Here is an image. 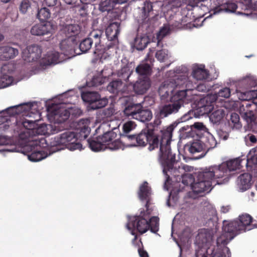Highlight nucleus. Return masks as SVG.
Segmentation results:
<instances>
[{"label":"nucleus","instance_id":"obj_39","mask_svg":"<svg viewBox=\"0 0 257 257\" xmlns=\"http://www.w3.org/2000/svg\"><path fill=\"white\" fill-rule=\"evenodd\" d=\"M128 0H106L100 5V10L102 12H109L116 4L126 3Z\"/></svg>","mask_w":257,"mask_h":257},{"label":"nucleus","instance_id":"obj_18","mask_svg":"<svg viewBox=\"0 0 257 257\" xmlns=\"http://www.w3.org/2000/svg\"><path fill=\"white\" fill-rule=\"evenodd\" d=\"M77 43V41L67 38L62 40L60 43V48L62 53L68 57H72L75 54H80V52H77V49L76 48Z\"/></svg>","mask_w":257,"mask_h":257},{"label":"nucleus","instance_id":"obj_9","mask_svg":"<svg viewBox=\"0 0 257 257\" xmlns=\"http://www.w3.org/2000/svg\"><path fill=\"white\" fill-rule=\"evenodd\" d=\"M124 115L142 122L150 121L153 117L151 110L144 108L141 103H130L123 110Z\"/></svg>","mask_w":257,"mask_h":257},{"label":"nucleus","instance_id":"obj_23","mask_svg":"<svg viewBox=\"0 0 257 257\" xmlns=\"http://www.w3.org/2000/svg\"><path fill=\"white\" fill-rule=\"evenodd\" d=\"M151 188L148 186V183L147 182H144L140 187L138 195L141 200L146 201L145 205L146 209H152L150 207L151 205Z\"/></svg>","mask_w":257,"mask_h":257},{"label":"nucleus","instance_id":"obj_7","mask_svg":"<svg viewBox=\"0 0 257 257\" xmlns=\"http://www.w3.org/2000/svg\"><path fill=\"white\" fill-rule=\"evenodd\" d=\"M153 209H146L141 211L139 215L131 218L126 227L128 230H137L141 234L145 233L149 229V219L153 211Z\"/></svg>","mask_w":257,"mask_h":257},{"label":"nucleus","instance_id":"obj_29","mask_svg":"<svg viewBox=\"0 0 257 257\" xmlns=\"http://www.w3.org/2000/svg\"><path fill=\"white\" fill-rule=\"evenodd\" d=\"M201 142L203 143L206 152L216 146L217 142L214 137L210 134L204 132L200 136Z\"/></svg>","mask_w":257,"mask_h":257},{"label":"nucleus","instance_id":"obj_46","mask_svg":"<svg viewBox=\"0 0 257 257\" xmlns=\"http://www.w3.org/2000/svg\"><path fill=\"white\" fill-rule=\"evenodd\" d=\"M51 13L46 8H43L38 11L37 17L41 21H47L50 18Z\"/></svg>","mask_w":257,"mask_h":257},{"label":"nucleus","instance_id":"obj_2","mask_svg":"<svg viewBox=\"0 0 257 257\" xmlns=\"http://www.w3.org/2000/svg\"><path fill=\"white\" fill-rule=\"evenodd\" d=\"M174 130V126L172 124L157 132L151 124L138 134V137H130V138L136 140V146L144 147L148 145L150 151L154 150L160 147L159 156L161 161L172 152L170 144Z\"/></svg>","mask_w":257,"mask_h":257},{"label":"nucleus","instance_id":"obj_12","mask_svg":"<svg viewBox=\"0 0 257 257\" xmlns=\"http://www.w3.org/2000/svg\"><path fill=\"white\" fill-rule=\"evenodd\" d=\"M118 130L116 128H114L111 131L107 132L102 136H100V140L105 144L107 148L111 150H115L120 149L122 147V144L117 138V133Z\"/></svg>","mask_w":257,"mask_h":257},{"label":"nucleus","instance_id":"obj_63","mask_svg":"<svg viewBox=\"0 0 257 257\" xmlns=\"http://www.w3.org/2000/svg\"><path fill=\"white\" fill-rule=\"evenodd\" d=\"M160 119L161 118L159 117L158 115V118H156L155 120H154L153 123H150L148 124L146 128H148L150 125L152 124L154 127L155 129L157 131V132H159V131L158 130V126L161 123Z\"/></svg>","mask_w":257,"mask_h":257},{"label":"nucleus","instance_id":"obj_36","mask_svg":"<svg viewBox=\"0 0 257 257\" xmlns=\"http://www.w3.org/2000/svg\"><path fill=\"white\" fill-rule=\"evenodd\" d=\"M131 65L132 63H127L118 71L117 76L120 80L125 81L128 80L129 77L133 72Z\"/></svg>","mask_w":257,"mask_h":257},{"label":"nucleus","instance_id":"obj_1","mask_svg":"<svg viewBox=\"0 0 257 257\" xmlns=\"http://www.w3.org/2000/svg\"><path fill=\"white\" fill-rule=\"evenodd\" d=\"M252 222V218L248 214H242L230 222L224 221L222 233L216 239V250L214 247L201 248L196 250V257H207V255L210 257H230L231 252L226 245L238 234L251 229Z\"/></svg>","mask_w":257,"mask_h":257},{"label":"nucleus","instance_id":"obj_57","mask_svg":"<svg viewBox=\"0 0 257 257\" xmlns=\"http://www.w3.org/2000/svg\"><path fill=\"white\" fill-rule=\"evenodd\" d=\"M30 7V3L28 0H24L22 2L20 7V11L22 13H25L27 11L28 8Z\"/></svg>","mask_w":257,"mask_h":257},{"label":"nucleus","instance_id":"obj_13","mask_svg":"<svg viewBox=\"0 0 257 257\" xmlns=\"http://www.w3.org/2000/svg\"><path fill=\"white\" fill-rule=\"evenodd\" d=\"M74 132L67 131L57 136L50 143L53 152L58 151L66 148L72 138H74Z\"/></svg>","mask_w":257,"mask_h":257},{"label":"nucleus","instance_id":"obj_53","mask_svg":"<svg viewBox=\"0 0 257 257\" xmlns=\"http://www.w3.org/2000/svg\"><path fill=\"white\" fill-rule=\"evenodd\" d=\"M113 74V72L112 69L109 67H105L101 71L100 73L99 74L101 77H103L104 79L105 80L106 78L112 76Z\"/></svg>","mask_w":257,"mask_h":257},{"label":"nucleus","instance_id":"obj_44","mask_svg":"<svg viewBox=\"0 0 257 257\" xmlns=\"http://www.w3.org/2000/svg\"><path fill=\"white\" fill-rule=\"evenodd\" d=\"M149 229L153 233H156L159 229V218L156 216L149 218Z\"/></svg>","mask_w":257,"mask_h":257},{"label":"nucleus","instance_id":"obj_54","mask_svg":"<svg viewBox=\"0 0 257 257\" xmlns=\"http://www.w3.org/2000/svg\"><path fill=\"white\" fill-rule=\"evenodd\" d=\"M192 129H195L194 132L195 134L198 136L199 137L201 135V132L202 131H204L205 127L203 125V123L201 122H195L192 125Z\"/></svg>","mask_w":257,"mask_h":257},{"label":"nucleus","instance_id":"obj_15","mask_svg":"<svg viewBox=\"0 0 257 257\" xmlns=\"http://www.w3.org/2000/svg\"><path fill=\"white\" fill-rule=\"evenodd\" d=\"M42 49L38 45L29 46L23 50L22 57L26 62H33L38 60L41 57Z\"/></svg>","mask_w":257,"mask_h":257},{"label":"nucleus","instance_id":"obj_64","mask_svg":"<svg viewBox=\"0 0 257 257\" xmlns=\"http://www.w3.org/2000/svg\"><path fill=\"white\" fill-rule=\"evenodd\" d=\"M241 84H245L246 87L250 86L252 85L251 78L250 77H246L241 80L240 81Z\"/></svg>","mask_w":257,"mask_h":257},{"label":"nucleus","instance_id":"obj_20","mask_svg":"<svg viewBox=\"0 0 257 257\" xmlns=\"http://www.w3.org/2000/svg\"><path fill=\"white\" fill-rule=\"evenodd\" d=\"M136 124L132 121H128L124 123L122 127L123 133L121 134L119 133L118 136H120L122 140H127L130 142V145L131 146H136L137 142L131 139L130 137H134L135 138L138 137V135H131L130 134L131 132L136 127Z\"/></svg>","mask_w":257,"mask_h":257},{"label":"nucleus","instance_id":"obj_56","mask_svg":"<svg viewBox=\"0 0 257 257\" xmlns=\"http://www.w3.org/2000/svg\"><path fill=\"white\" fill-rule=\"evenodd\" d=\"M131 231V233L132 235H134V238L132 240V244L138 247H141V246H143V243L141 241V239H140L139 241L137 240L138 239V235L136 234L135 231H134V229L130 230Z\"/></svg>","mask_w":257,"mask_h":257},{"label":"nucleus","instance_id":"obj_40","mask_svg":"<svg viewBox=\"0 0 257 257\" xmlns=\"http://www.w3.org/2000/svg\"><path fill=\"white\" fill-rule=\"evenodd\" d=\"M225 115V111L222 109L214 110L209 116L210 120L214 124H219Z\"/></svg>","mask_w":257,"mask_h":257},{"label":"nucleus","instance_id":"obj_34","mask_svg":"<svg viewBox=\"0 0 257 257\" xmlns=\"http://www.w3.org/2000/svg\"><path fill=\"white\" fill-rule=\"evenodd\" d=\"M99 138L100 136H98L95 140L88 139L87 140L89 147L92 151L99 152L107 149L106 145L103 144V142L100 141Z\"/></svg>","mask_w":257,"mask_h":257},{"label":"nucleus","instance_id":"obj_32","mask_svg":"<svg viewBox=\"0 0 257 257\" xmlns=\"http://www.w3.org/2000/svg\"><path fill=\"white\" fill-rule=\"evenodd\" d=\"M213 234L207 229L201 230L197 236V239L203 245L208 246L213 239Z\"/></svg>","mask_w":257,"mask_h":257},{"label":"nucleus","instance_id":"obj_28","mask_svg":"<svg viewBox=\"0 0 257 257\" xmlns=\"http://www.w3.org/2000/svg\"><path fill=\"white\" fill-rule=\"evenodd\" d=\"M53 114L55 122L58 123H61L69 118L70 113L67 109L64 108H59L58 106H56Z\"/></svg>","mask_w":257,"mask_h":257},{"label":"nucleus","instance_id":"obj_27","mask_svg":"<svg viewBox=\"0 0 257 257\" xmlns=\"http://www.w3.org/2000/svg\"><path fill=\"white\" fill-rule=\"evenodd\" d=\"M215 101L214 96H207L201 99L199 103V107L202 114L210 113L213 109L212 103Z\"/></svg>","mask_w":257,"mask_h":257},{"label":"nucleus","instance_id":"obj_50","mask_svg":"<svg viewBox=\"0 0 257 257\" xmlns=\"http://www.w3.org/2000/svg\"><path fill=\"white\" fill-rule=\"evenodd\" d=\"M222 12H234L237 9V6L234 3L229 1H225V4L222 6Z\"/></svg>","mask_w":257,"mask_h":257},{"label":"nucleus","instance_id":"obj_11","mask_svg":"<svg viewBox=\"0 0 257 257\" xmlns=\"http://www.w3.org/2000/svg\"><path fill=\"white\" fill-rule=\"evenodd\" d=\"M82 100L89 103L92 109H97L104 107L108 102L106 98H101L99 93L95 91H84L81 93Z\"/></svg>","mask_w":257,"mask_h":257},{"label":"nucleus","instance_id":"obj_22","mask_svg":"<svg viewBox=\"0 0 257 257\" xmlns=\"http://www.w3.org/2000/svg\"><path fill=\"white\" fill-rule=\"evenodd\" d=\"M53 31V26L46 22L44 24H39L33 26L31 29V33L35 36H44L51 34Z\"/></svg>","mask_w":257,"mask_h":257},{"label":"nucleus","instance_id":"obj_16","mask_svg":"<svg viewBox=\"0 0 257 257\" xmlns=\"http://www.w3.org/2000/svg\"><path fill=\"white\" fill-rule=\"evenodd\" d=\"M174 79L176 88L179 87V88L182 89L177 91V92L183 91L185 92L186 95L184 97L185 101L187 96V91H192L196 89V83L193 82L185 74L180 75L177 76V78Z\"/></svg>","mask_w":257,"mask_h":257},{"label":"nucleus","instance_id":"obj_14","mask_svg":"<svg viewBox=\"0 0 257 257\" xmlns=\"http://www.w3.org/2000/svg\"><path fill=\"white\" fill-rule=\"evenodd\" d=\"M31 146H36V149L28 155V158L29 160L32 162H38L47 157V155L44 151L38 149V147L45 148L48 146L47 141L45 138H41L39 139H35Z\"/></svg>","mask_w":257,"mask_h":257},{"label":"nucleus","instance_id":"obj_26","mask_svg":"<svg viewBox=\"0 0 257 257\" xmlns=\"http://www.w3.org/2000/svg\"><path fill=\"white\" fill-rule=\"evenodd\" d=\"M151 86V81L149 77H144L137 80L133 84L135 92L138 94H143L146 92Z\"/></svg>","mask_w":257,"mask_h":257},{"label":"nucleus","instance_id":"obj_43","mask_svg":"<svg viewBox=\"0 0 257 257\" xmlns=\"http://www.w3.org/2000/svg\"><path fill=\"white\" fill-rule=\"evenodd\" d=\"M151 66L148 63L139 65L136 68V72L140 75L147 76L151 73Z\"/></svg>","mask_w":257,"mask_h":257},{"label":"nucleus","instance_id":"obj_42","mask_svg":"<svg viewBox=\"0 0 257 257\" xmlns=\"http://www.w3.org/2000/svg\"><path fill=\"white\" fill-rule=\"evenodd\" d=\"M228 123L229 126L233 129L239 130L242 127L241 123L240 121L239 116L236 113H232L231 114Z\"/></svg>","mask_w":257,"mask_h":257},{"label":"nucleus","instance_id":"obj_61","mask_svg":"<svg viewBox=\"0 0 257 257\" xmlns=\"http://www.w3.org/2000/svg\"><path fill=\"white\" fill-rule=\"evenodd\" d=\"M170 28L172 30L174 29H180L183 27L182 23L175 21L169 24Z\"/></svg>","mask_w":257,"mask_h":257},{"label":"nucleus","instance_id":"obj_6","mask_svg":"<svg viewBox=\"0 0 257 257\" xmlns=\"http://www.w3.org/2000/svg\"><path fill=\"white\" fill-rule=\"evenodd\" d=\"M160 162L163 167V173L166 176L167 181L171 179L170 176L176 178V181H178V179L182 178L184 175L185 173L182 171V168L176 160V154L173 152L170 153Z\"/></svg>","mask_w":257,"mask_h":257},{"label":"nucleus","instance_id":"obj_5","mask_svg":"<svg viewBox=\"0 0 257 257\" xmlns=\"http://www.w3.org/2000/svg\"><path fill=\"white\" fill-rule=\"evenodd\" d=\"M103 33V31L101 30H93L88 35V37L83 39L79 44V50L85 53L89 50L94 43L95 50L94 54L99 56L104 52L105 48L101 44V38Z\"/></svg>","mask_w":257,"mask_h":257},{"label":"nucleus","instance_id":"obj_30","mask_svg":"<svg viewBox=\"0 0 257 257\" xmlns=\"http://www.w3.org/2000/svg\"><path fill=\"white\" fill-rule=\"evenodd\" d=\"M124 86L125 84L122 81L118 79L110 82L107 86V90L114 94H118L119 93L123 94L125 91Z\"/></svg>","mask_w":257,"mask_h":257},{"label":"nucleus","instance_id":"obj_45","mask_svg":"<svg viewBox=\"0 0 257 257\" xmlns=\"http://www.w3.org/2000/svg\"><path fill=\"white\" fill-rule=\"evenodd\" d=\"M59 53L56 51H51L47 53L46 59L48 64H56L60 62Z\"/></svg>","mask_w":257,"mask_h":257},{"label":"nucleus","instance_id":"obj_31","mask_svg":"<svg viewBox=\"0 0 257 257\" xmlns=\"http://www.w3.org/2000/svg\"><path fill=\"white\" fill-rule=\"evenodd\" d=\"M199 139L194 141L189 148V151L191 154H195L196 153H201V154L199 155V158L204 157L207 152L204 148V146L201 142L200 137H199Z\"/></svg>","mask_w":257,"mask_h":257},{"label":"nucleus","instance_id":"obj_52","mask_svg":"<svg viewBox=\"0 0 257 257\" xmlns=\"http://www.w3.org/2000/svg\"><path fill=\"white\" fill-rule=\"evenodd\" d=\"M105 80L99 74L95 75L92 78L90 82L89 85L91 86H97L103 84Z\"/></svg>","mask_w":257,"mask_h":257},{"label":"nucleus","instance_id":"obj_19","mask_svg":"<svg viewBox=\"0 0 257 257\" xmlns=\"http://www.w3.org/2000/svg\"><path fill=\"white\" fill-rule=\"evenodd\" d=\"M37 121V120H29L25 118L22 122L23 126L27 130V133L28 134L30 138L44 134L42 131L43 127L39 126Z\"/></svg>","mask_w":257,"mask_h":257},{"label":"nucleus","instance_id":"obj_24","mask_svg":"<svg viewBox=\"0 0 257 257\" xmlns=\"http://www.w3.org/2000/svg\"><path fill=\"white\" fill-rule=\"evenodd\" d=\"M61 32L67 38L77 41V37L80 32V27L78 25H66L61 30Z\"/></svg>","mask_w":257,"mask_h":257},{"label":"nucleus","instance_id":"obj_3","mask_svg":"<svg viewBox=\"0 0 257 257\" xmlns=\"http://www.w3.org/2000/svg\"><path fill=\"white\" fill-rule=\"evenodd\" d=\"M223 162L219 165H214L206 168L198 173L197 182L194 187L197 192L210 191L216 184L224 183L228 181V170Z\"/></svg>","mask_w":257,"mask_h":257},{"label":"nucleus","instance_id":"obj_60","mask_svg":"<svg viewBox=\"0 0 257 257\" xmlns=\"http://www.w3.org/2000/svg\"><path fill=\"white\" fill-rule=\"evenodd\" d=\"M217 134L220 139L226 140L228 138L229 134L226 131H223L222 129L217 130Z\"/></svg>","mask_w":257,"mask_h":257},{"label":"nucleus","instance_id":"obj_21","mask_svg":"<svg viewBox=\"0 0 257 257\" xmlns=\"http://www.w3.org/2000/svg\"><path fill=\"white\" fill-rule=\"evenodd\" d=\"M176 84L175 83V79H173L172 80L165 81L160 86L158 92L161 96L162 100H166L170 96H173L172 93L174 91Z\"/></svg>","mask_w":257,"mask_h":257},{"label":"nucleus","instance_id":"obj_8","mask_svg":"<svg viewBox=\"0 0 257 257\" xmlns=\"http://www.w3.org/2000/svg\"><path fill=\"white\" fill-rule=\"evenodd\" d=\"M185 95V91L176 92L170 97V102L160 108L159 117L164 118L172 113L177 112L184 105Z\"/></svg>","mask_w":257,"mask_h":257},{"label":"nucleus","instance_id":"obj_17","mask_svg":"<svg viewBox=\"0 0 257 257\" xmlns=\"http://www.w3.org/2000/svg\"><path fill=\"white\" fill-rule=\"evenodd\" d=\"M120 32V23L112 22L109 24L105 29L106 36L110 43L108 45L109 47L112 46L117 45L118 43V35Z\"/></svg>","mask_w":257,"mask_h":257},{"label":"nucleus","instance_id":"obj_10","mask_svg":"<svg viewBox=\"0 0 257 257\" xmlns=\"http://www.w3.org/2000/svg\"><path fill=\"white\" fill-rule=\"evenodd\" d=\"M89 123L88 119H82L79 121V124H82L84 125L81 128L78 133H75L74 138H72L71 142L67 144L66 148L71 151L82 149V145L80 143V141L85 140L88 137L90 131V128L88 126Z\"/></svg>","mask_w":257,"mask_h":257},{"label":"nucleus","instance_id":"obj_62","mask_svg":"<svg viewBox=\"0 0 257 257\" xmlns=\"http://www.w3.org/2000/svg\"><path fill=\"white\" fill-rule=\"evenodd\" d=\"M244 2L248 8L254 11H257V1L252 3V0H244Z\"/></svg>","mask_w":257,"mask_h":257},{"label":"nucleus","instance_id":"obj_48","mask_svg":"<svg viewBox=\"0 0 257 257\" xmlns=\"http://www.w3.org/2000/svg\"><path fill=\"white\" fill-rule=\"evenodd\" d=\"M143 19H146L149 16V13L153 11L152 3L149 1H146L144 3V7L142 9Z\"/></svg>","mask_w":257,"mask_h":257},{"label":"nucleus","instance_id":"obj_38","mask_svg":"<svg viewBox=\"0 0 257 257\" xmlns=\"http://www.w3.org/2000/svg\"><path fill=\"white\" fill-rule=\"evenodd\" d=\"M243 161V160H241L239 158H237L223 162V163L227 166H226V168L228 170V174H229V176L231 175L230 173L232 171L240 169L241 168V163Z\"/></svg>","mask_w":257,"mask_h":257},{"label":"nucleus","instance_id":"obj_58","mask_svg":"<svg viewBox=\"0 0 257 257\" xmlns=\"http://www.w3.org/2000/svg\"><path fill=\"white\" fill-rule=\"evenodd\" d=\"M210 89L209 86H207L204 83H200L198 84H196V89L197 91L200 92H206L208 91Z\"/></svg>","mask_w":257,"mask_h":257},{"label":"nucleus","instance_id":"obj_35","mask_svg":"<svg viewBox=\"0 0 257 257\" xmlns=\"http://www.w3.org/2000/svg\"><path fill=\"white\" fill-rule=\"evenodd\" d=\"M192 74L193 77L197 80H208L209 78V71L205 69L204 65L194 68Z\"/></svg>","mask_w":257,"mask_h":257},{"label":"nucleus","instance_id":"obj_49","mask_svg":"<svg viewBox=\"0 0 257 257\" xmlns=\"http://www.w3.org/2000/svg\"><path fill=\"white\" fill-rule=\"evenodd\" d=\"M245 165L248 169L249 168L252 169L257 165V148L254 151V154L250 158H247Z\"/></svg>","mask_w":257,"mask_h":257},{"label":"nucleus","instance_id":"obj_4","mask_svg":"<svg viewBox=\"0 0 257 257\" xmlns=\"http://www.w3.org/2000/svg\"><path fill=\"white\" fill-rule=\"evenodd\" d=\"M245 100L239 105V111L246 121L248 130L257 132V102Z\"/></svg>","mask_w":257,"mask_h":257},{"label":"nucleus","instance_id":"obj_25","mask_svg":"<svg viewBox=\"0 0 257 257\" xmlns=\"http://www.w3.org/2000/svg\"><path fill=\"white\" fill-rule=\"evenodd\" d=\"M19 54L17 49L6 45L0 47V60L7 61L14 59Z\"/></svg>","mask_w":257,"mask_h":257},{"label":"nucleus","instance_id":"obj_37","mask_svg":"<svg viewBox=\"0 0 257 257\" xmlns=\"http://www.w3.org/2000/svg\"><path fill=\"white\" fill-rule=\"evenodd\" d=\"M150 43L148 36L137 35L134 41V47L138 50H144Z\"/></svg>","mask_w":257,"mask_h":257},{"label":"nucleus","instance_id":"obj_47","mask_svg":"<svg viewBox=\"0 0 257 257\" xmlns=\"http://www.w3.org/2000/svg\"><path fill=\"white\" fill-rule=\"evenodd\" d=\"M13 82V78L8 75H4L0 77V88H5L10 86Z\"/></svg>","mask_w":257,"mask_h":257},{"label":"nucleus","instance_id":"obj_33","mask_svg":"<svg viewBox=\"0 0 257 257\" xmlns=\"http://www.w3.org/2000/svg\"><path fill=\"white\" fill-rule=\"evenodd\" d=\"M198 179V174L196 178H195L193 175L191 174H184L183 176H182V178H179V181L181 180L182 183L185 186H190L191 189L192 191L198 194L199 193H201L202 192H197L194 189V187L197 183Z\"/></svg>","mask_w":257,"mask_h":257},{"label":"nucleus","instance_id":"obj_59","mask_svg":"<svg viewBox=\"0 0 257 257\" xmlns=\"http://www.w3.org/2000/svg\"><path fill=\"white\" fill-rule=\"evenodd\" d=\"M171 4L173 8H179L186 4V0H173Z\"/></svg>","mask_w":257,"mask_h":257},{"label":"nucleus","instance_id":"obj_55","mask_svg":"<svg viewBox=\"0 0 257 257\" xmlns=\"http://www.w3.org/2000/svg\"><path fill=\"white\" fill-rule=\"evenodd\" d=\"M156 57L160 61H164L168 58L167 51L165 50L158 51L156 53Z\"/></svg>","mask_w":257,"mask_h":257},{"label":"nucleus","instance_id":"obj_41","mask_svg":"<svg viewBox=\"0 0 257 257\" xmlns=\"http://www.w3.org/2000/svg\"><path fill=\"white\" fill-rule=\"evenodd\" d=\"M238 181L241 189L246 190L251 186V176L248 173L241 174L238 177Z\"/></svg>","mask_w":257,"mask_h":257},{"label":"nucleus","instance_id":"obj_51","mask_svg":"<svg viewBox=\"0 0 257 257\" xmlns=\"http://www.w3.org/2000/svg\"><path fill=\"white\" fill-rule=\"evenodd\" d=\"M230 89L228 87H223L220 89L219 91L214 95L215 97V100L218 97H221L223 98H229L230 96Z\"/></svg>","mask_w":257,"mask_h":257}]
</instances>
